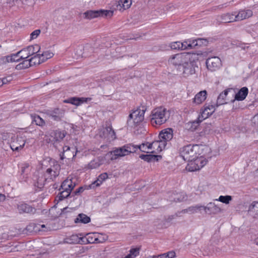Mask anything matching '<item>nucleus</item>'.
Here are the masks:
<instances>
[{
  "label": "nucleus",
  "mask_w": 258,
  "mask_h": 258,
  "mask_svg": "<svg viewBox=\"0 0 258 258\" xmlns=\"http://www.w3.org/2000/svg\"><path fill=\"white\" fill-rule=\"evenodd\" d=\"M198 59L197 54L183 52L171 56L168 60V62L179 72H182L185 76H188L195 73V68L197 67L196 60Z\"/></svg>",
  "instance_id": "obj_1"
},
{
  "label": "nucleus",
  "mask_w": 258,
  "mask_h": 258,
  "mask_svg": "<svg viewBox=\"0 0 258 258\" xmlns=\"http://www.w3.org/2000/svg\"><path fill=\"white\" fill-rule=\"evenodd\" d=\"M168 118V111L166 108H156L151 112L150 122L153 126L157 127L165 123Z\"/></svg>",
  "instance_id": "obj_2"
},
{
  "label": "nucleus",
  "mask_w": 258,
  "mask_h": 258,
  "mask_svg": "<svg viewBox=\"0 0 258 258\" xmlns=\"http://www.w3.org/2000/svg\"><path fill=\"white\" fill-rule=\"evenodd\" d=\"M199 146L198 145L189 144L183 146L179 149V153L184 161L193 160L198 157Z\"/></svg>",
  "instance_id": "obj_3"
},
{
  "label": "nucleus",
  "mask_w": 258,
  "mask_h": 258,
  "mask_svg": "<svg viewBox=\"0 0 258 258\" xmlns=\"http://www.w3.org/2000/svg\"><path fill=\"white\" fill-rule=\"evenodd\" d=\"M146 109L144 106L138 108L131 113L128 117L127 124L131 127H134L139 124L144 119V114Z\"/></svg>",
  "instance_id": "obj_4"
},
{
  "label": "nucleus",
  "mask_w": 258,
  "mask_h": 258,
  "mask_svg": "<svg viewBox=\"0 0 258 258\" xmlns=\"http://www.w3.org/2000/svg\"><path fill=\"white\" fill-rule=\"evenodd\" d=\"M188 163L186 166V170L193 172L199 170L203 167L207 163V160L203 156L197 157L193 160L188 161Z\"/></svg>",
  "instance_id": "obj_5"
},
{
  "label": "nucleus",
  "mask_w": 258,
  "mask_h": 258,
  "mask_svg": "<svg viewBox=\"0 0 258 258\" xmlns=\"http://www.w3.org/2000/svg\"><path fill=\"white\" fill-rule=\"evenodd\" d=\"M53 165L48 168L43 175L48 182L53 181L59 174L60 166L56 162L53 161Z\"/></svg>",
  "instance_id": "obj_6"
},
{
  "label": "nucleus",
  "mask_w": 258,
  "mask_h": 258,
  "mask_svg": "<svg viewBox=\"0 0 258 258\" xmlns=\"http://www.w3.org/2000/svg\"><path fill=\"white\" fill-rule=\"evenodd\" d=\"M113 11L111 10H90L84 13L85 18L88 19L100 17H111L113 15Z\"/></svg>",
  "instance_id": "obj_7"
},
{
  "label": "nucleus",
  "mask_w": 258,
  "mask_h": 258,
  "mask_svg": "<svg viewBox=\"0 0 258 258\" xmlns=\"http://www.w3.org/2000/svg\"><path fill=\"white\" fill-rule=\"evenodd\" d=\"M66 134V131L59 129L54 130L50 132V136L52 139L51 142L55 148L59 150V143L62 141Z\"/></svg>",
  "instance_id": "obj_8"
},
{
  "label": "nucleus",
  "mask_w": 258,
  "mask_h": 258,
  "mask_svg": "<svg viewBox=\"0 0 258 258\" xmlns=\"http://www.w3.org/2000/svg\"><path fill=\"white\" fill-rule=\"evenodd\" d=\"M26 140L22 136H14L12 138L10 147L14 151L19 152L25 147Z\"/></svg>",
  "instance_id": "obj_9"
},
{
  "label": "nucleus",
  "mask_w": 258,
  "mask_h": 258,
  "mask_svg": "<svg viewBox=\"0 0 258 258\" xmlns=\"http://www.w3.org/2000/svg\"><path fill=\"white\" fill-rule=\"evenodd\" d=\"M40 46L38 44L30 45L19 51V53H22L20 56L21 59H26L30 56L35 55L36 53L40 52Z\"/></svg>",
  "instance_id": "obj_10"
},
{
  "label": "nucleus",
  "mask_w": 258,
  "mask_h": 258,
  "mask_svg": "<svg viewBox=\"0 0 258 258\" xmlns=\"http://www.w3.org/2000/svg\"><path fill=\"white\" fill-rule=\"evenodd\" d=\"M206 63L207 68L212 72L218 70L222 66L221 60L220 58L217 56L208 58Z\"/></svg>",
  "instance_id": "obj_11"
},
{
  "label": "nucleus",
  "mask_w": 258,
  "mask_h": 258,
  "mask_svg": "<svg viewBox=\"0 0 258 258\" xmlns=\"http://www.w3.org/2000/svg\"><path fill=\"white\" fill-rule=\"evenodd\" d=\"M101 138L106 139L107 141H113L116 138L115 133L111 126H107L103 128L99 132Z\"/></svg>",
  "instance_id": "obj_12"
},
{
  "label": "nucleus",
  "mask_w": 258,
  "mask_h": 258,
  "mask_svg": "<svg viewBox=\"0 0 258 258\" xmlns=\"http://www.w3.org/2000/svg\"><path fill=\"white\" fill-rule=\"evenodd\" d=\"M63 151L60 153V159H68L69 160L73 159L76 156L78 152L77 149L75 147H70L67 146H63Z\"/></svg>",
  "instance_id": "obj_13"
},
{
  "label": "nucleus",
  "mask_w": 258,
  "mask_h": 258,
  "mask_svg": "<svg viewBox=\"0 0 258 258\" xmlns=\"http://www.w3.org/2000/svg\"><path fill=\"white\" fill-rule=\"evenodd\" d=\"M202 210H204L206 213L208 214H218L221 213L222 211L221 208L216 205L214 203L210 202L207 206H202Z\"/></svg>",
  "instance_id": "obj_14"
},
{
  "label": "nucleus",
  "mask_w": 258,
  "mask_h": 258,
  "mask_svg": "<svg viewBox=\"0 0 258 258\" xmlns=\"http://www.w3.org/2000/svg\"><path fill=\"white\" fill-rule=\"evenodd\" d=\"M127 150L125 147V145L118 148H115L110 152L111 160H115L119 157H123L127 155Z\"/></svg>",
  "instance_id": "obj_15"
},
{
  "label": "nucleus",
  "mask_w": 258,
  "mask_h": 258,
  "mask_svg": "<svg viewBox=\"0 0 258 258\" xmlns=\"http://www.w3.org/2000/svg\"><path fill=\"white\" fill-rule=\"evenodd\" d=\"M216 105H208L205 106L204 109L201 110L200 114L199 115V120L203 121L211 115L216 110Z\"/></svg>",
  "instance_id": "obj_16"
},
{
  "label": "nucleus",
  "mask_w": 258,
  "mask_h": 258,
  "mask_svg": "<svg viewBox=\"0 0 258 258\" xmlns=\"http://www.w3.org/2000/svg\"><path fill=\"white\" fill-rule=\"evenodd\" d=\"M173 138V130L171 128H167L162 130L159 135L158 139L162 142H164L165 146L167 142Z\"/></svg>",
  "instance_id": "obj_17"
},
{
  "label": "nucleus",
  "mask_w": 258,
  "mask_h": 258,
  "mask_svg": "<svg viewBox=\"0 0 258 258\" xmlns=\"http://www.w3.org/2000/svg\"><path fill=\"white\" fill-rule=\"evenodd\" d=\"M229 93H233V90L232 88H228L219 95L216 104V107L228 103L229 99L227 97Z\"/></svg>",
  "instance_id": "obj_18"
},
{
  "label": "nucleus",
  "mask_w": 258,
  "mask_h": 258,
  "mask_svg": "<svg viewBox=\"0 0 258 258\" xmlns=\"http://www.w3.org/2000/svg\"><path fill=\"white\" fill-rule=\"evenodd\" d=\"M165 145L164 142H162L160 140L153 141L151 143H149L148 146V149H154L152 153H158L162 151L165 148Z\"/></svg>",
  "instance_id": "obj_19"
},
{
  "label": "nucleus",
  "mask_w": 258,
  "mask_h": 258,
  "mask_svg": "<svg viewBox=\"0 0 258 258\" xmlns=\"http://www.w3.org/2000/svg\"><path fill=\"white\" fill-rule=\"evenodd\" d=\"M103 158L101 157H99L92 160L87 165H86L84 167V169L86 170L96 169L100 167L102 164H103Z\"/></svg>",
  "instance_id": "obj_20"
},
{
  "label": "nucleus",
  "mask_w": 258,
  "mask_h": 258,
  "mask_svg": "<svg viewBox=\"0 0 258 258\" xmlns=\"http://www.w3.org/2000/svg\"><path fill=\"white\" fill-rule=\"evenodd\" d=\"M168 200L170 202H180L186 200V196L184 192H170Z\"/></svg>",
  "instance_id": "obj_21"
},
{
  "label": "nucleus",
  "mask_w": 258,
  "mask_h": 258,
  "mask_svg": "<svg viewBox=\"0 0 258 258\" xmlns=\"http://www.w3.org/2000/svg\"><path fill=\"white\" fill-rule=\"evenodd\" d=\"M248 92V90L247 87H242L236 94H234V92L232 93V96H234V99L231 100L230 101L233 102L235 100L238 101L243 100L247 96Z\"/></svg>",
  "instance_id": "obj_22"
},
{
  "label": "nucleus",
  "mask_w": 258,
  "mask_h": 258,
  "mask_svg": "<svg viewBox=\"0 0 258 258\" xmlns=\"http://www.w3.org/2000/svg\"><path fill=\"white\" fill-rule=\"evenodd\" d=\"M19 212L22 213L34 214L36 212V209L31 206L26 204L22 203L18 206Z\"/></svg>",
  "instance_id": "obj_23"
},
{
  "label": "nucleus",
  "mask_w": 258,
  "mask_h": 258,
  "mask_svg": "<svg viewBox=\"0 0 258 258\" xmlns=\"http://www.w3.org/2000/svg\"><path fill=\"white\" fill-rule=\"evenodd\" d=\"M30 171V165L28 163H24L22 165L21 174L20 179L21 182L26 181L28 177V174Z\"/></svg>",
  "instance_id": "obj_24"
},
{
  "label": "nucleus",
  "mask_w": 258,
  "mask_h": 258,
  "mask_svg": "<svg viewBox=\"0 0 258 258\" xmlns=\"http://www.w3.org/2000/svg\"><path fill=\"white\" fill-rule=\"evenodd\" d=\"M236 21L247 19L252 15V12L250 10H240L237 14L234 13Z\"/></svg>",
  "instance_id": "obj_25"
},
{
  "label": "nucleus",
  "mask_w": 258,
  "mask_h": 258,
  "mask_svg": "<svg viewBox=\"0 0 258 258\" xmlns=\"http://www.w3.org/2000/svg\"><path fill=\"white\" fill-rule=\"evenodd\" d=\"M50 116L55 121H59L63 117L64 111L59 108H55L49 113Z\"/></svg>",
  "instance_id": "obj_26"
},
{
  "label": "nucleus",
  "mask_w": 258,
  "mask_h": 258,
  "mask_svg": "<svg viewBox=\"0 0 258 258\" xmlns=\"http://www.w3.org/2000/svg\"><path fill=\"white\" fill-rule=\"evenodd\" d=\"M207 95V92L206 90L201 91L196 95L193 102L197 104H200L206 100Z\"/></svg>",
  "instance_id": "obj_27"
},
{
  "label": "nucleus",
  "mask_w": 258,
  "mask_h": 258,
  "mask_svg": "<svg viewBox=\"0 0 258 258\" xmlns=\"http://www.w3.org/2000/svg\"><path fill=\"white\" fill-rule=\"evenodd\" d=\"M88 98L72 97L68 100H64V102L66 103H69L76 106H79L84 102H86Z\"/></svg>",
  "instance_id": "obj_28"
},
{
  "label": "nucleus",
  "mask_w": 258,
  "mask_h": 258,
  "mask_svg": "<svg viewBox=\"0 0 258 258\" xmlns=\"http://www.w3.org/2000/svg\"><path fill=\"white\" fill-rule=\"evenodd\" d=\"M140 158L144 161L150 162H155L158 161L159 160L162 158L160 155H155L151 154H142L140 156Z\"/></svg>",
  "instance_id": "obj_29"
},
{
  "label": "nucleus",
  "mask_w": 258,
  "mask_h": 258,
  "mask_svg": "<svg viewBox=\"0 0 258 258\" xmlns=\"http://www.w3.org/2000/svg\"><path fill=\"white\" fill-rule=\"evenodd\" d=\"M108 174L107 173L104 172L100 174L97 179L92 183L91 185V188H94L95 187L100 186L102 183L108 178Z\"/></svg>",
  "instance_id": "obj_30"
},
{
  "label": "nucleus",
  "mask_w": 258,
  "mask_h": 258,
  "mask_svg": "<svg viewBox=\"0 0 258 258\" xmlns=\"http://www.w3.org/2000/svg\"><path fill=\"white\" fill-rule=\"evenodd\" d=\"M75 186V184H73V182L71 179H67L61 183L59 190L61 189L72 191Z\"/></svg>",
  "instance_id": "obj_31"
},
{
  "label": "nucleus",
  "mask_w": 258,
  "mask_h": 258,
  "mask_svg": "<svg viewBox=\"0 0 258 258\" xmlns=\"http://www.w3.org/2000/svg\"><path fill=\"white\" fill-rule=\"evenodd\" d=\"M248 212L254 218H258V202H253L249 205Z\"/></svg>",
  "instance_id": "obj_32"
},
{
  "label": "nucleus",
  "mask_w": 258,
  "mask_h": 258,
  "mask_svg": "<svg viewBox=\"0 0 258 258\" xmlns=\"http://www.w3.org/2000/svg\"><path fill=\"white\" fill-rule=\"evenodd\" d=\"M34 186L39 188H42L44 186L45 183L48 182V180L46 179L43 175H41V176H39L35 179H34Z\"/></svg>",
  "instance_id": "obj_33"
},
{
  "label": "nucleus",
  "mask_w": 258,
  "mask_h": 258,
  "mask_svg": "<svg viewBox=\"0 0 258 258\" xmlns=\"http://www.w3.org/2000/svg\"><path fill=\"white\" fill-rule=\"evenodd\" d=\"M90 221V218L83 213L79 214L78 217L75 219V222L76 223H81L83 224H87L89 223Z\"/></svg>",
  "instance_id": "obj_34"
},
{
  "label": "nucleus",
  "mask_w": 258,
  "mask_h": 258,
  "mask_svg": "<svg viewBox=\"0 0 258 258\" xmlns=\"http://www.w3.org/2000/svg\"><path fill=\"white\" fill-rule=\"evenodd\" d=\"M221 21L225 23L236 21L235 14L227 13L222 15Z\"/></svg>",
  "instance_id": "obj_35"
},
{
  "label": "nucleus",
  "mask_w": 258,
  "mask_h": 258,
  "mask_svg": "<svg viewBox=\"0 0 258 258\" xmlns=\"http://www.w3.org/2000/svg\"><path fill=\"white\" fill-rule=\"evenodd\" d=\"M29 59L32 66L38 65L44 62L42 61V58L40 54V52L36 53Z\"/></svg>",
  "instance_id": "obj_36"
},
{
  "label": "nucleus",
  "mask_w": 258,
  "mask_h": 258,
  "mask_svg": "<svg viewBox=\"0 0 258 258\" xmlns=\"http://www.w3.org/2000/svg\"><path fill=\"white\" fill-rule=\"evenodd\" d=\"M132 4L131 0H119L118 2L117 7H119V10H124L128 9Z\"/></svg>",
  "instance_id": "obj_37"
},
{
  "label": "nucleus",
  "mask_w": 258,
  "mask_h": 258,
  "mask_svg": "<svg viewBox=\"0 0 258 258\" xmlns=\"http://www.w3.org/2000/svg\"><path fill=\"white\" fill-rule=\"evenodd\" d=\"M80 238L77 235L73 234L69 237H67L64 239V242L67 243L74 244L78 243L80 242Z\"/></svg>",
  "instance_id": "obj_38"
},
{
  "label": "nucleus",
  "mask_w": 258,
  "mask_h": 258,
  "mask_svg": "<svg viewBox=\"0 0 258 258\" xmlns=\"http://www.w3.org/2000/svg\"><path fill=\"white\" fill-rule=\"evenodd\" d=\"M202 121H200L199 120L198 117L197 120L187 123L186 124V127L188 128V130H190L191 131H194L196 130L199 123Z\"/></svg>",
  "instance_id": "obj_39"
},
{
  "label": "nucleus",
  "mask_w": 258,
  "mask_h": 258,
  "mask_svg": "<svg viewBox=\"0 0 258 258\" xmlns=\"http://www.w3.org/2000/svg\"><path fill=\"white\" fill-rule=\"evenodd\" d=\"M72 193L71 191L62 190L57 196L58 201H62L63 199L67 198L69 196L71 197Z\"/></svg>",
  "instance_id": "obj_40"
},
{
  "label": "nucleus",
  "mask_w": 258,
  "mask_h": 258,
  "mask_svg": "<svg viewBox=\"0 0 258 258\" xmlns=\"http://www.w3.org/2000/svg\"><path fill=\"white\" fill-rule=\"evenodd\" d=\"M32 67L30 59H26L23 60L16 66L17 69H25Z\"/></svg>",
  "instance_id": "obj_41"
},
{
  "label": "nucleus",
  "mask_w": 258,
  "mask_h": 258,
  "mask_svg": "<svg viewBox=\"0 0 258 258\" xmlns=\"http://www.w3.org/2000/svg\"><path fill=\"white\" fill-rule=\"evenodd\" d=\"M140 248L134 247L130 250V253L127 255L130 258H135L140 253Z\"/></svg>",
  "instance_id": "obj_42"
},
{
  "label": "nucleus",
  "mask_w": 258,
  "mask_h": 258,
  "mask_svg": "<svg viewBox=\"0 0 258 258\" xmlns=\"http://www.w3.org/2000/svg\"><path fill=\"white\" fill-rule=\"evenodd\" d=\"M232 200L231 196H220L218 199H215L214 201H219L225 204H228Z\"/></svg>",
  "instance_id": "obj_43"
},
{
  "label": "nucleus",
  "mask_w": 258,
  "mask_h": 258,
  "mask_svg": "<svg viewBox=\"0 0 258 258\" xmlns=\"http://www.w3.org/2000/svg\"><path fill=\"white\" fill-rule=\"evenodd\" d=\"M32 118V122L39 126H42L45 124L44 120L41 118L39 115L31 116Z\"/></svg>",
  "instance_id": "obj_44"
},
{
  "label": "nucleus",
  "mask_w": 258,
  "mask_h": 258,
  "mask_svg": "<svg viewBox=\"0 0 258 258\" xmlns=\"http://www.w3.org/2000/svg\"><path fill=\"white\" fill-rule=\"evenodd\" d=\"M124 145L126 149L128 151L127 155H129L132 153L136 152V151L138 150L137 145H134L132 144H127Z\"/></svg>",
  "instance_id": "obj_45"
},
{
  "label": "nucleus",
  "mask_w": 258,
  "mask_h": 258,
  "mask_svg": "<svg viewBox=\"0 0 258 258\" xmlns=\"http://www.w3.org/2000/svg\"><path fill=\"white\" fill-rule=\"evenodd\" d=\"M40 54L42 58V61L44 62L53 56V53L49 51H44L42 53L40 52Z\"/></svg>",
  "instance_id": "obj_46"
},
{
  "label": "nucleus",
  "mask_w": 258,
  "mask_h": 258,
  "mask_svg": "<svg viewBox=\"0 0 258 258\" xmlns=\"http://www.w3.org/2000/svg\"><path fill=\"white\" fill-rule=\"evenodd\" d=\"M202 207H203L202 206H200V205H196L195 206H190L188 208V213L194 214V213L197 212V211L198 210L201 211L202 210Z\"/></svg>",
  "instance_id": "obj_47"
},
{
  "label": "nucleus",
  "mask_w": 258,
  "mask_h": 258,
  "mask_svg": "<svg viewBox=\"0 0 258 258\" xmlns=\"http://www.w3.org/2000/svg\"><path fill=\"white\" fill-rule=\"evenodd\" d=\"M180 48H181V50L191 49L189 40H187L183 42H181Z\"/></svg>",
  "instance_id": "obj_48"
},
{
  "label": "nucleus",
  "mask_w": 258,
  "mask_h": 258,
  "mask_svg": "<svg viewBox=\"0 0 258 258\" xmlns=\"http://www.w3.org/2000/svg\"><path fill=\"white\" fill-rule=\"evenodd\" d=\"M181 46V42L180 41H176L172 42L170 44V47L172 49H177L181 50V48H180Z\"/></svg>",
  "instance_id": "obj_49"
},
{
  "label": "nucleus",
  "mask_w": 258,
  "mask_h": 258,
  "mask_svg": "<svg viewBox=\"0 0 258 258\" xmlns=\"http://www.w3.org/2000/svg\"><path fill=\"white\" fill-rule=\"evenodd\" d=\"M22 53H19V51L17 52L16 53L12 54V61L11 62H17L21 60L22 59L20 58V56Z\"/></svg>",
  "instance_id": "obj_50"
},
{
  "label": "nucleus",
  "mask_w": 258,
  "mask_h": 258,
  "mask_svg": "<svg viewBox=\"0 0 258 258\" xmlns=\"http://www.w3.org/2000/svg\"><path fill=\"white\" fill-rule=\"evenodd\" d=\"M176 254L174 251H171L167 253L166 255L163 254L160 255V258H174L175 257Z\"/></svg>",
  "instance_id": "obj_51"
},
{
  "label": "nucleus",
  "mask_w": 258,
  "mask_h": 258,
  "mask_svg": "<svg viewBox=\"0 0 258 258\" xmlns=\"http://www.w3.org/2000/svg\"><path fill=\"white\" fill-rule=\"evenodd\" d=\"M204 40L205 42H206V40L203 39H198L197 40H189L190 45H191V49L195 47L196 46L198 45V42H201L202 41Z\"/></svg>",
  "instance_id": "obj_52"
},
{
  "label": "nucleus",
  "mask_w": 258,
  "mask_h": 258,
  "mask_svg": "<svg viewBox=\"0 0 258 258\" xmlns=\"http://www.w3.org/2000/svg\"><path fill=\"white\" fill-rule=\"evenodd\" d=\"M84 190L83 187L81 186L77 189L75 191L72 192L71 197H75L76 196L80 195L81 193L83 192Z\"/></svg>",
  "instance_id": "obj_53"
},
{
  "label": "nucleus",
  "mask_w": 258,
  "mask_h": 258,
  "mask_svg": "<svg viewBox=\"0 0 258 258\" xmlns=\"http://www.w3.org/2000/svg\"><path fill=\"white\" fill-rule=\"evenodd\" d=\"M149 143H147L146 144H142L140 146H138V149H140L142 152L148 153V151H147L146 150L148 149V146L149 145Z\"/></svg>",
  "instance_id": "obj_54"
},
{
  "label": "nucleus",
  "mask_w": 258,
  "mask_h": 258,
  "mask_svg": "<svg viewBox=\"0 0 258 258\" xmlns=\"http://www.w3.org/2000/svg\"><path fill=\"white\" fill-rule=\"evenodd\" d=\"M40 32L41 31L39 29H37L33 31L30 34L31 39L36 38L39 35Z\"/></svg>",
  "instance_id": "obj_55"
},
{
  "label": "nucleus",
  "mask_w": 258,
  "mask_h": 258,
  "mask_svg": "<svg viewBox=\"0 0 258 258\" xmlns=\"http://www.w3.org/2000/svg\"><path fill=\"white\" fill-rule=\"evenodd\" d=\"M87 241L89 243H99L100 242L98 238L95 237L93 238L91 236H88L87 238Z\"/></svg>",
  "instance_id": "obj_56"
},
{
  "label": "nucleus",
  "mask_w": 258,
  "mask_h": 258,
  "mask_svg": "<svg viewBox=\"0 0 258 258\" xmlns=\"http://www.w3.org/2000/svg\"><path fill=\"white\" fill-rule=\"evenodd\" d=\"M12 57H13V56L10 55H7L4 57H3L2 58V60L4 62L7 63V62H11L12 61Z\"/></svg>",
  "instance_id": "obj_57"
},
{
  "label": "nucleus",
  "mask_w": 258,
  "mask_h": 258,
  "mask_svg": "<svg viewBox=\"0 0 258 258\" xmlns=\"http://www.w3.org/2000/svg\"><path fill=\"white\" fill-rule=\"evenodd\" d=\"M6 199V196L5 195L0 194V202L4 201Z\"/></svg>",
  "instance_id": "obj_58"
},
{
  "label": "nucleus",
  "mask_w": 258,
  "mask_h": 258,
  "mask_svg": "<svg viewBox=\"0 0 258 258\" xmlns=\"http://www.w3.org/2000/svg\"><path fill=\"white\" fill-rule=\"evenodd\" d=\"M174 217H175L174 215H172V216H169V217L167 219V221L168 222H171L173 219H174Z\"/></svg>",
  "instance_id": "obj_59"
},
{
  "label": "nucleus",
  "mask_w": 258,
  "mask_h": 258,
  "mask_svg": "<svg viewBox=\"0 0 258 258\" xmlns=\"http://www.w3.org/2000/svg\"><path fill=\"white\" fill-rule=\"evenodd\" d=\"M160 255L158 256H149L146 258H160Z\"/></svg>",
  "instance_id": "obj_60"
},
{
  "label": "nucleus",
  "mask_w": 258,
  "mask_h": 258,
  "mask_svg": "<svg viewBox=\"0 0 258 258\" xmlns=\"http://www.w3.org/2000/svg\"><path fill=\"white\" fill-rule=\"evenodd\" d=\"M181 213H188V208L182 210L181 211Z\"/></svg>",
  "instance_id": "obj_61"
},
{
  "label": "nucleus",
  "mask_w": 258,
  "mask_h": 258,
  "mask_svg": "<svg viewBox=\"0 0 258 258\" xmlns=\"http://www.w3.org/2000/svg\"><path fill=\"white\" fill-rule=\"evenodd\" d=\"M5 80L0 79V86H2L3 84H4Z\"/></svg>",
  "instance_id": "obj_62"
},
{
  "label": "nucleus",
  "mask_w": 258,
  "mask_h": 258,
  "mask_svg": "<svg viewBox=\"0 0 258 258\" xmlns=\"http://www.w3.org/2000/svg\"><path fill=\"white\" fill-rule=\"evenodd\" d=\"M3 80H5L4 84H6L7 82L8 81L7 78H4Z\"/></svg>",
  "instance_id": "obj_63"
},
{
  "label": "nucleus",
  "mask_w": 258,
  "mask_h": 258,
  "mask_svg": "<svg viewBox=\"0 0 258 258\" xmlns=\"http://www.w3.org/2000/svg\"><path fill=\"white\" fill-rule=\"evenodd\" d=\"M255 243H256V245H258V238L255 239Z\"/></svg>",
  "instance_id": "obj_64"
}]
</instances>
